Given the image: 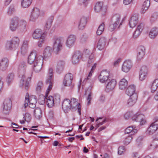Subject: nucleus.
Wrapping results in <instances>:
<instances>
[{
    "label": "nucleus",
    "instance_id": "nucleus-16",
    "mask_svg": "<svg viewBox=\"0 0 158 158\" xmlns=\"http://www.w3.org/2000/svg\"><path fill=\"white\" fill-rule=\"evenodd\" d=\"M18 26L19 18L17 17H15L11 20L9 28L11 31H14L18 28Z\"/></svg>",
    "mask_w": 158,
    "mask_h": 158
},
{
    "label": "nucleus",
    "instance_id": "nucleus-48",
    "mask_svg": "<svg viewBox=\"0 0 158 158\" xmlns=\"http://www.w3.org/2000/svg\"><path fill=\"white\" fill-rule=\"evenodd\" d=\"M133 112L132 111H128L126 112L124 114V117L126 119H128L130 117L134 115Z\"/></svg>",
    "mask_w": 158,
    "mask_h": 158
},
{
    "label": "nucleus",
    "instance_id": "nucleus-39",
    "mask_svg": "<svg viewBox=\"0 0 158 158\" xmlns=\"http://www.w3.org/2000/svg\"><path fill=\"white\" fill-rule=\"evenodd\" d=\"M45 82L46 84H49L45 94V95H48L49 92L52 89L53 85V80H46Z\"/></svg>",
    "mask_w": 158,
    "mask_h": 158
},
{
    "label": "nucleus",
    "instance_id": "nucleus-64",
    "mask_svg": "<svg viewBox=\"0 0 158 158\" xmlns=\"http://www.w3.org/2000/svg\"><path fill=\"white\" fill-rule=\"evenodd\" d=\"M151 146H153L155 147L158 146V139H153L151 144Z\"/></svg>",
    "mask_w": 158,
    "mask_h": 158
},
{
    "label": "nucleus",
    "instance_id": "nucleus-20",
    "mask_svg": "<svg viewBox=\"0 0 158 158\" xmlns=\"http://www.w3.org/2000/svg\"><path fill=\"white\" fill-rule=\"evenodd\" d=\"M70 103V100L69 99H64L63 102L62 108L65 113H67L70 110H71Z\"/></svg>",
    "mask_w": 158,
    "mask_h": 158
},
{
    "label": "nucleus",
    "instance_id": "nucleus-40",
    "mask_svg": "<svg viewBox=\"0 0 158 158\" xmlns=\"http://www.w3.org/2000/svg\"><path fill=\"white\" fill-rule=\"evenodd\" d=\"M32 0H21V6L24 8L29 7L31 3Z\"/></svg>",
    "mask_w": 158,
    "mask_h": 158
},
{
    "label": "nucleus",
    "instance_id": "nucleus-61",
    "mask_svg": "<svg viewBox=\"0 0 158 158\" xmlns=\"http://www.w3.org/2000/svg\"><path fill=\"white\" fill-rule=\"evenodd\" d=\"M144 27V23H139L137 26L136 29L142 32Z\"/></svg>",
    "mask_w": 158,
    "mask_h": 158
},
{
    "label": "nucleus",
    "instance_id": "nucleus-34",
    "mask_svg": "<svg viewBox=\"0 0 158 158\" xmlns=\"http://www.w3.org/2000/svg\"><path fill=\"white\" fill-rule=\"evenodd\" d=\"M52 52V48L50 46L46 47L43 51V54L45 57H50L51 56Z\"/></svg>",
    "mask_w": 158,
    "mask_h": 158
},
{
    "label": "nucleus",
    "instance_id": "nucleus-11",
    "mask_svg": "<svg viewBox=\"0 0 158 158\" xmlns=\"http://www.w3.org/2000/svg\"><path fill=\"white\" fill-rule=\"evenodd\" d=\"M145 49L144 47L141 45L137 48L136 53V60L140 61L143 59L145 55Z\"/></svg>",
    "mask_w": 158,
    "mask_h": 158
},
{
    "label": "nucleus",
    "instance_id": "nucleus-23",
    "mask_svg": "<svg viewBox=\"0 0 158 158\" xmlns=\"http://www.w3.org/2000/svg\"><path fill=\"white\" fill-rule=\"evenodd\" d=\"M148 73V69L146 66H143L140 69L139 76L140 80L143 81L147 77Z\"/></svg>",
    "mask_w": 158,
    "mask_h": 158
},
{
    "label": "nucleus",
    "instance_id": "nucleus-10",
    "mask_svg": "<svg viewBox=\"0 0 158 158\" xmlns=\"http://www.w3.org/2000/svg\"><path fill=\"white\" fill-rule=\"evenodd\" d=\"M71 110H78V112L79 115L81 114L80 104L78 101V100L75 98H72L70 100Z\"/></svg>",
    "mask_w": 158,
    "mask_h": 158
},
{
    "label": "nucleus",
    "instance_id": "nucleus-13",
    "mask_svg": "<svg viewBox=\"0 0 158 158\" xmlns=\"http://www.w3.org/2000/svg\"><path fill=\"white\" fill-rule=\"evenodd\" d=\"M28 42L27 41H24L17 54L20 53L22 56L26 55L28 51Z\"/></svg>",
    "mask_w": 158,
    "mask_h": 158
},
{
    "label": "nucleus",
    "instance_id": "nucleus-43",
    "mask_svg": "<svg viewBox=\"0 0 158 158\" xmlns=\"http://www.w3.org/2000/svg\"><path fill=\"white\" fill-rule=\"evenodd\" d=\"M105 24L104 23H102L98 27L96 32L98 35H101L104 29Z\"/></svg>",
    "mask_w": 158,
    "mask_h": 158
},
{
    "label": "nucleus",
    "instance_id": "nucleus-59",
    "mask_svg": "<svg viewBox=\"0 0 158 158\" xmlns=\"http://www.w3.org/2000/svg\"><path fill=\"white\" fill-rule=\"evenodd\" d=\"M141 32H142L140 31H139L136 29L133 35V37L135 39L137 38L140 35Z\"/></svg>",
    "mask_w": 158,
    "mask_h": 158
},
{
    "label": "nucleus",
    "instance_id": "nucleus-7",
    "mask_svg": "<svg viewBox=\"0 0 158 158\" xmlns=\"http://www.w3.org/2000/svg\"><path fill=\"white\" fill-rule=\"evenodd\" d=\"M133 121L139 123L141 126L143 125L146 123V120L145 115L140 112H138L134 114L132 117Z\"/></svg>",
    "mask_w": 158,
    "mask_h": 158
},
{
    "label": "nucleus",
    "instance_id": "nucleus-31",
    "mask_svg": "<svg viewBox=\"0 0 158 158\" xmlns=\"http://www.w3.org/2000/svg\"><path fill=\"white\" fill-rule=\"evenodd\" d=\"M135 86L134 85H131L127 88L126 90V93L128 96L131 97L134 94H137L135 92Z\"/></svg>",
    "mask_w": 158,
    "mask_h": 158
},
{
    "label": "nucleus",
    "instance_id": "nucleus-58",
    "mask_svg": "<svg viewBox=\"0 0 158 158\" xmlns=\"http://www.w3.org/2000/svg\"><path fill=\"white\" fill-rule=\"evenodd\" d=\"M92 93L90 91H89V94L87 99V104L89 105L90 103L91 100L92 99Z\"/></svg>",
    "mask_w": 158,
    "mask_h": 158
},
{
    "label": "nucleus",
    "instance_id": "nucleus-25",
    "mask_svg": "<svg viewBox=\"0 0 158 158\" xmlns=\"http://www.w3.org/2000/svg\"><path fill=\"white\" fill-rule=\"evenodd\" d=\"M27 23L25 20H19L18 29L19 31L22 32H24L27 30Z\"/></svg>",
    "mask_w": 158,
    "mask_h": 158
},
{
    "label": "nucleus",
    "instance_id": "nucleus-60",
    "mask_svg": "<svg viewBox=\"0 0 158 158\" xmlns=\"http://www.w3.org/2000/svg\"><path fill=\"white\" fill-rule=\"evenodd\" d=\"M106 122V118H104L102 122H100L99 121L97 122L96 125L95 126H97V127L94 130H96L97 128L99 127L100 126L103 125L104 123Z\"/></svg>",
    "mask_w": 158,
    "mask_h": 158
},
{
    "label": "nucleus",
    "instance_id": "nucleus-56",
    "mask_svg": "<svg viewBox=\"0 0 158 158\" xmlns=\"http://www.w3.org/2000/svg\"><path fill=\"white\" fill-rule=\"evenodd\" d=\"M53 73V70L52 68H50L48 70V77L47 80H53L52 78V74Z\"/></svg>",
    "mask_w": 158,
    "mask_h": 158
},
{
    "label": "nucleus",
    "instance_id": "nucleus-46",
    "mask_svg": "<svg viewBox=\"0 0 158 158\" xmlns=\"http://www.w3.org/2000/svg\"><path fill=\"white\" fill-rule=\"evenodd\" d=\"M96 64L95 63L94 64V65L92 66V69H91V70L89 72L88 76L87 77V78H85L83 82H86L87 80H89L90 79L91 76H92V73L94 72V70L96 68Z\"/></svg>",
    "mask_w": 158,
    "mask_h": 158
},
{
    "label": "nucleus",
    "instance_id": "nucleus-9",
    "mask_svg": "<svg viewBox=\"0 0 158 158\" xmlns=\"http://www.w3.org/2000/svg\"><path fill=\"white\" fill-rule=\"evenodd\" d=\"M63 44L62 39L58 38L55 40L53 45V49L54 52L56 54H58L62 48Z\"/></svg>",
    "mask_w": 158,
    "mask_h": 158
},
{
    "label": "nucleus",
    "instance_id": "nucleus-4",
    "mask_svg": "<svg viewBox=\"0 0 158 158\" xmlns=\"http://www.w3.org/2000/svg\"><path fill=\"white\" fill-rule=\"evenodd\" d=\"M112 20L113 23L110 25L109 29L111 31H113L117 27L119 24L118 27L122 25V21H121V16L119 14H116L113 15L112 17Z\"/></svg>",
    "mask_w": 158,
    "mask_h": 158
},
{
    "label": "nucleus",
    "instance_id": "nucleus-28",
    "mask_svg": "<svg viewBox=\"0 0 158 158\" xmlns=\"http://www.w3.org/2000/svg\"><path fill=\"white\" fill-rule=\"evenodd\" d=\"M43 63V60L42 61L41 59L37 63H35L33 65V71L35 73H38L40 71L42 65Z\"/></svg>",
    "mask_w": 158,
    "mask_h": 158
},
{
    "label": "nucleus",
    "instance_id": "nucleus-54",
    "mask_svg": "<svg viewBox=\"0 0 158 158\" xmlns=\"http://www.w3.org/2000/svg\"><path fill=\"white\" fill-rule=\"evenodd\" d=\"M92 53V52H90L89 50L88 49H85L83 52L82 54V57H88Z\"/></svg>",
    "mask_w": 158,
    "mask_h": 158
},
{
    "label": "nucleus",
    "instance_id": "nucleus-21",
    "mask_svg": "<svg viewBox=\"0 0 158 158\" xmlns=\"http://www.w3.org/2000/svg\"><path fill=\"white\" fill-rule=\"evenodd\" d=\"M156 131L158 133V124L154 122L150 125L149 127L147 129L146 132L149 135H152Z\"/></svg>",
    "mask_w": 158,
    "mask_h": 158
},
{
    "label": "nucleus",
    "instance_id": "nucleus-2",
    "mask_svg": "<svg viewBox=\"0 0 158 158\" xmlns=\"http://www.w3.org/2000/svg\"><path fill=\"white\" fill-rule=\"evenodd\" d=\"M19 40L17 37H14L10 41H8L6 44V48L8 50H15L19 47Z\"/></svg>",
    "mask_w": 158,
    "mask_h": 158
},
{
    "label": "nucleus",
    "instance_id": "nucleus-5",
    "mask_svg": "<svg viewBox=\"0 0 158 158\" xmlns=\"http://www.w3.org/2000/svg\"><path fill=\"white\" fill-rule=\"evenodd\" d=\"M21 77L19 82V86L21 87H23L25 89L27 90L29 86L30 82L31 80V77H28L25 74L19 75Z\"/></svg>",
    "mask_w": 158,
    "mask_h": 158
},
{
    "label": "nucleus",
    "instance_id": "nucleus-19",
    "mask_svg": "<svg viewBox=\"0 0 158 158\" xmlns=\"http://www.w3.org/2000/svg\"><path fill=\"white\" fill-rule=\"evenodd\" d=\"M132 66V63L131 60H126L123 63L122 70L123 72L127 73L128 72Z\"/></svg>",
    "mask_w": 158,
    "mask_h": 158
},
{
    "label": "nucleus",
    "instance_id": "nucleus-44",
    "mask_svg": "<svg viewBox=\"0 0 158 158\" xmlns=\"http://www.w3.org/2000/svg\"><path fill=\"white\" fill-rule=\"evenodd\" d=\"M53 22V19H48L44 26V28L46 30H49L51 27Z\"/></svg>",
    "mask_w": 158,
    "mask_h": 158
},
{
    "label": "nucleus",
    "instance_id": "nucleus-15",
    "mask_svg": "<svg viewBox=\"0 0 158 158\" xmlns=\"http://www.w3.org/2000/svg\"><path fill=\"white\" fill-rule=\"evenodd\" d=\"M76 40V36L73 35H69L66 41V46L69 48L72 47L75 43Z\"/></svg>",
    "mask_w": 158,
    "mask_h": 158
},
{
    "label": "nucleus",
    "instance_id": "nucleus-33",
    "mask_svg": "<svg viewBox=\"0 0 158 158\" xmlns=\"http://www.w3.org/2000/svg\"><path fill=\"white\" fill-rule=\"evenodd\" d=\"M150 5V0H145L143 2L142 8L140 10L141 14H144L146 11L148 9Z\"/></svg>",
    "mask_w": 158,
    "mask_h": 158
},
{
    "label": "nucleus",
    "instance_id": "nucleus-51",
    "mask_svg": "<svg viewBox=\"0 0 158 158\" xmlns=\"http://www.w3.org/2000/svg\"><path fill=\"white\" fill-rule=\"evenodd\" d=\"M88 57V63L89 64H90L94 62V54L93 53H91Z\"/></svg>",
    "mask_w": 158,
    "mask_h": 158
},
{
    "label": "nucleus",
    "instance_id": "nucleus-24",
    "mask_svg": "<svg viewBox=\"0 0 158 158\" xmlns=\"http://www.w3.org/2000/svg\"><path fill=\"white\" fill-rule=\"evenodd\" d=\"M116 83V81L114 79H111L108 82L106 86V91L108 92L112 90L115 88Z\"/></svg>",
    "mask_w": 158,
    "mask_h": 158
},
{
    "label": "nucleus",
    "instance_id": "nucleus-57",
    "mask_svg": "<svg viewBox=\"0 0 158 158\" xmlns=\"http://www.w3.org/2000/svg\"><path fill=\"white\" fill-rule=\"evenodd\" d=\"M26 67L27 65L26 63L24 62H23L20 64L19 67V69L20 71L22 70L24 72Z\"/></svg>",
    "mask_w": 158,
    "mask_h": 158
},
{
    "label": "nucleus",
    "instance_id": "nucleus-14",
    "mask_svg": "<svg viewBox=\"0 0 158 158\" xmlns=\"http://www.w3.org/2000/svg\"><path fill=\"white\" fill-rule=\"evenodd\" d=\"M110 75L109 71L106 70L102 71L98 77L100 81L102 83L105 82L108 80Z\"/></svg>",
    "mask_w": 158,
    "mask_h": 158
},
{
    "label": "nucleus",
    "instance_id": "nucleus-3",
    "mask_svg": "<svg viewBox=\"0 0 158 158\" xmlns=\"http://www.w3.org/2000/svg\"><path fill=\"white\" fill-rule=\"evenodd\" d=\"M37 101V99L35 96L32 95L29 97L28 94L27 93L24 102V107L26 108L28 106L29 107L34 108L36 106L35 104Z\"/></svg>",
    "mask_w": 158,
    "mask_h": 158
},
{
    "label": "nucleus",
    "instance_id": "nucleus-1",
    "mask_svg": "<svg viewBox=\"0 0 158 158\" xmlns=\"http://www.w3.org/2000/svg\"><path fill=\"white\" fill-rule=\"evenodd\" d=\"M32 37L34 39H39L38 42V45L41 47L43 44L46 40V35L41 29L35 30L32 34Z\"/></svg>",
    "mask_w": 158,
    "mask_h": 158
},
{
    "label": "nucleus",
    "instance_id": "nucleus-32",
    "mask_svg": "<svg viewBox=\"0 0 158 158\" xmlns=\"http://www.w3.org/2000/svg\"><path fill=\"white\" fill-rule=\"evenodd\" d=\"M106 44V39L104 37L101 38L98 43L97 47L100 50H102L105 47Z\"/></svg>",
    "mask_w": 158,
    "mask_h": 158
},
{
    "label": "nucleus",
    "instance_id": "nucleus-50",
    "mask_svg": "<svg viewBox=\"0 0 158 158\" xmlns=\"http://www.w3.org/2000/svg\"><path fill=\"white\" fill-rule=\"evenodd\" d=\"M158 18V14L157 13H153L151 16L150 21L152 23L156 21Z\"/></svg>",
    "mask_w": 158,
    "mask_h": 158
},
{
    "label": "nucleus",
    "instance_id": "nucleus-49",
    "mask_svg": "<svg viewBox=\"0 0 158 158\" xmlns=\"http://www.w3.org/2000/svg\"><path fill=\"white\" fill-rule=\"evenodd\" d=\"M43 87V83L42 81H39L37 84L36 91L38 93L41 92Z\"/></svg>",
    "mask_w": 158,
    "mask_h": 158
},
{
    "label": "nucleus",
    "instance_id": "nucleus-55",
    "mask_svg": "<svg viewBox=\"0 0 158 158\" xmlns=\"http://www.w3.org/2000/svg\"><path fill=\"white\" fill-rule=\"evenodd\" d=\"M15 12V9L13 6H10L8 8L7 11V14L9 15H11Z\"/></svg>",
    "mask_w": 158,
    "mask_h": 158
},
{
    "label": "nucleus",
    "instance_id": "nucleus-18",
    "mask_svg": "<svg viewBox=\"0 0 158 158\" xmlns=\"http://www.w3.org/2000/svg\"><path fill=\"white\" fill-rule=\"evenodd\" d=\"M73 76L72 74L69 73L66 74L64 77L63 84L64 86H68L72 85Z\"/></svg>",
    "mask_w": 158,
    "mask_h": 158
},
{
    "label": "nucleus",
    "instance_id": "nucleus-37",
    "mask_svg": "<svg viewBox=\"0 0 158 158\" xmlns=\"http://www.w3.org/2000/svg\"><path fill=\"white\" fill-rule=\"evenodd\" d=\"M128 82L127 81L125 78L122 79L119 83V87L120 89H124L127 85Z\"/></svg>",
    "mask_w": 158,
    "mask_h": 158
},
{
    "label": "nucleus",
    "instance_id": "nucleus-6",
    "mask_svg": "<svg viewBox=\"0 0 158 158\" xmlns=\"http://www.w3.org/2000/svg\"><path fill=\"white\" fill-rule=\"evenodd\" d=\"M41 59L42 61L43 60V58L42 56H37L35 52H32L28 56V62L29 64L33 65L38 62Z\"/></svg>",
    "mask_w": 158,
    "mask_h": 158
},
{
    "label": "nucleus",
    "instance_id": "nucleus-45",
    "mask_svg": "<svg viewBox=\"0 0 158 158\" xmlns=\"http://www.w3.org/2000/svg\"><path fill=\"white\" fill-rule=\"evenodd\" d=\"M102 2H98L96 3L94 7L95 10L97 12L101 11L102 10Z\"/></svg>",
    "mask_w": 158,
    "mask_h": 158
},
{
    "label": "nucleus",
    "instance_id": "nucleus-35",
    "mask_svg": "<svg viewBox=\"0 0 158 158\" xmlns=\"http://www.w3.org/2000/svg\"><path fill=\"white\" fill-rule=\"evenodd\" d=\"M158 35V27H154L152 28L150 31L149 36L152 39H154Z\"/></svg>",
    "mask_w": 158,
    "mask_h": 158
},
{
    "label": "nucleus",
    "instance_id": "nucleus-12",
    "mask_svg": "<svg viewBox=\"0 0 158 158\" xmlns=\"http://www.w3.org/2000/svg\"><path fill=\"white\" fill-rule=\"evenodd\" d=\"M3 104L2 113L4 114H8L11 106V101L10 99H6L5 100Z\"/></svg>",
    "mask_w": 158,
    "mask_h": 158
},
{
    "label": "nucleus",
    "instance_id": "nucleus-26",
    "mask_svg": "<svg viewBox=\"0 0 158 158\" xmlns=\"http://www.w3.org/2000/svg\"><path fill=\"white\" fill-rule=\"evenodd\" d=\"M81 57V53L80 51H78L75 52L72 59V63L74 64L77 63L79 61V59Z\"/></svg>",
    "mask_w": 158,
    "mask_h": 158
},
{
    "label": "nucleus",
    "instance_id": "nucleus-17",
    "mask_svg": "<svg viewBox=\"0 0 158 158\" xmlns=\"http://www.w3.org/2000/svg\"><path fill=\"white\" fill-rule=\"evenodd\" d=\"M139 18V15L138 14H135L131 16L129 22V25L130 27L134 28L137 25Z\"/></svg>",
    "mask_w": 158,
    "mask_h": 158
},
{
    "label": "nucleus",
    "instance_id": "nucleus-30",
    "mask_svg": "<svg viewBox=\"0 0 158 158\" xmlns=\"http://www.w3.org/2000/svg\"><path fill=\"white\" fill-rule=\"evenodd\" d=\"M65 64V62L63 60L58 61L56 65V71L58 73H60L63 70Z\"/></svg>",
    "mask_w": 158,
    "mask_h": 158
},
{
    "label": "nucleus",
    "instance_id": "nucleus-53",
    "mask_svg": "<svg viewBox=\"0 0 158 158\" xmlns=\"http://www.w3.org/2000/svg\"><path fill=\"white\" fill-rule=\"evenodd\" d=\"M133 139L132 135L128 136L125 138L124 141V144L125 145H128L131 142Z\"/></svg>",
    "mask_w": 158,
    "mask_h": 158
},
{
    "label": "nucleus",
    "instance_id": "nucleus-42",
    "mask_svg": "<svg viewBox=\"0 0 158 158\" xmlns=\"http://www.w3.org/2000/svg\"><path fill=\"white\" fill-rule=\"evenodd\" d=\"M158 87V79H155L153 81L151 86V92H154L156 90Z\"/></svg>",
    "mask_w": 158,
    "mask_h": 158
},
{
    "label": "nucleus",
    "instance_id": "nucleus-29",
    "mask_svg": "<svg viewBox=\"0 0 158 158\" xmlns=\"http://www.w3.org/2000/svg\"><path fill=\"white\" fill-rule=\"evenodd\" d=\"M9 64V60L7 58H3L0 61V70L4 71L5 70Z\"/></svg>",
    "mask_w": 158,
    "mask_h": 158
},
{
    "label": "nucleus",
    "instance_id": "nucleus-41",
    "mask_svg": "<svg viewBox=\"0 0 158 158\" xmlns=\"http://www.w3.org/2000/svg\"><path fill=\"white\" fill-rule=\"evenodd\" d=\"M34 115L35 118L40 119L41 117V110L40 108H36L34 110Z\"/></svg>",
    "mask_w": 158,
    "mask_h": 158
},
{
    "label": "nucleus",
    "instance_id": "nucleus-22",
    "mask_svg": "<svg viewBox=\"0 0 158 158\" xmlns=\"http://www.w3.org/2000/svg\"><path fill=\"white\" fill-rule=\"evenodd\" d=\"M138 95L137 94H134L129 98L127 100L126 105L128 107H131L134 105L137 101Z\"/></svg>",
    "mask_w": 158,
    "mask_h": 158
},
{
    "label": "nucleus",
    "instance_id": "nucleus-63",
    "mask_svg": "<svg viewBox=\"0 0 158 158\" xmlns=\"http://www.w3.org/2000/svg\"><path fill=\"white\" fill-rule=\"evenodd\" d=\"M125 151V149L124 147H120L118 148V153L119 155H121Z\"/></svg>",
    "mask_w": 158,
    "mask_h": 158
},
{
    "label": "nucleus",
    "instance_id": "nucleus-52",
    "mask_svg": "<svg viewBox=\"0 0 158 158\" xmlns=\"http://www.w3.org/2000/svg\"><path fill=\"white\" fill-rule=\"evenodd\" d=\"M31 114L28 113H26L24 115L23 119L25 120V121L27 123L29 122L31 119Z\"/></svg>",
    "mask_w": 158,
    "mask_h": 158
},
{
    "label": "nucleus",
    "instance_id": "nucleus-36",
    "mask_svg": "<svg viewBox=\"0 0 158 158\" xmlns=\"http://www.w3.org/2000/svg\"><path fill=\"white\" fill-rule=\"evenodd\" d=\"M87 20L85 17L81 18L79 21L78 25L79 29L82 30L83 29L86 23Z\"/></svg>",
    "mask_w": 158,
    "mask_h": 158
},
{
    "label": "nucleus",
    "instance_id": "nucleus-8",
    "mask_svg": "<svg viewBox=\"0 0 158 158\" xmlns=\"http://www.w3.org/2000/svg\"><path fill=\"white\" fill-rule=\"evenodd\" d=\"M40 15V9L37 7H34L32 10L31 14L29 17V22H35L38 19Z\"/></svg>",
    "mask_w": 158,
    "mask_h": 158
},
{
    "label": "nucleus",
    "instance_id": "nucleus-38",
    "mask_svg": "<svg viewBox=\"0 0 158 158\" xmlns=\"http://www.w3.org/2000/svg\"><path fill=\"white\" fill-rule=\"evenodd\" d=\"M135 126H131L127 127L125 131V134H129L130 133L134 134L137 132V130L135 128Z\"/></svg>",
    "mask_w": 158,
    "mask_h": 158
},
{
    "label": "nucleus",
    "instance_id": "nucleus-62",
    "mask_svg": "<svg viewBox=\"0 0 158 158\" xmlns=\"http://www.w3.org/2000/svg\"><path fill=\"white\" fill-rule=\"evenodd\" d=\"M89 0H78V3L80 5L85 6L88 3Z\"/></svg>",
    "mask_w": 158,
    "mask_h": 158
},
{
    "label": "nucleus",
    "instance_id": "nucleus-47",
    "mask_svg": "<svg viewBox=\"0 0 158 158\" xmlns=\"http://www.w3.org/2000/svg\"><path fill=\"white\" fill-rule=\"evenodd\" d=\"M14 75L13 73H10L6 77V81L9 85L14 80Z\"/></svg>",
    "mask_w": 158,
    "mask_h": 158
},
{
    "label": "nucleus",
    "instance_id": "nucleus-27",
    "mask_svg": "<svg viewBox=\"0 0 158 158\" xmlns=\"http://www.w3.org/2000/svg\"><path fill=\"white\" fill-rule=\"evenodd\" d=\"M48 95H45L44 98V101H46L47 106L51 108L54 106L55 101L52 96H50L48 97Z\"/></svg>",
    "mask_w": 158,
    "mask_h": 158
}]
</instances>
